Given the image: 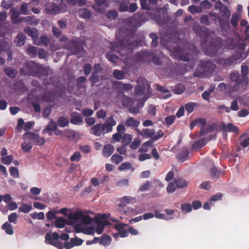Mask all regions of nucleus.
Masks as SVG:
<instances>
[{"instance_id":"7ed1b4c3","label":"nucleus","mask_w":249,"mask_h":249,"mask_svg":"<svg viewBox=\"0 0 249 249\" xmlns=\"http://www.w3.org/2000/svg\"><path fill=\"white\" fill-rule=\"evenodd\" d=\"M215 69V65L210 61L201 60L194 75L202 77L204 75L212 73Z\"/></svg>"},{"instance_id":"6ab92c4d","label":"nucleus","mask_w":249,"mask_h":249,"mask_svg":"<svg viewBox=\"0 0 249 249\" xmlns=\"http://www.w3.org/2000/svg\"><path fill=\"white\" fill-rule=\"evenodd\" d=\"M138 55L141 56H150L152 57V62L154 63V64L156 65H160L162 63L159 57L153 54V53H151L150 52H145L142 53H139Z\"/></svg>"},{"instance_id":"13d9d810","label":"nucleus","mask_w":249,"mask_h":249,"mask_svg":"<svg viewBox=\"0 0 249 249\" xmlns=\"http://www.w3.org/2000/svg\"><path fill=\"white\" fill-rule=\"evenodd\" d=\"M185 90L184 86L182 84L177 85L173 89L174 92L178 94H180L184 92Z\"/></svg>"},{"instance_id":"7c9ffc66","label":"nucleus","mask_w":249,"mask_h":249,"mask_svg":"<svg viewBox=\"0 0 249 249\" xmlns=\"http://www.w3.org/2000/svg\"><path fill=\"white\" fill-rule=\"evenodd\" d=\"M60 235L57 232H53L52 234L49 233L45 235V239L48 241V243L51 242L56 241L60 238Z\"/></svg>"},{"instance_id":"c85d7f7f","label":"nucleus","mask_w":249,"mask_h":249,"mask_svg":"<svg viewBox=\"0 0 249 249\" xmlns=\"http://www.w3.org/2000/svg\"><path fill=\"white\" fill-rule=\"evenodd\" d=\"M139 124L140 122L133 117L128 118L125 122V125L127 127H137Z\"/></svg>"},{"instance_id":"39448f33","label":"nucleus","mask_w":249,"mask_h":249,"mask_svg":"<svg viewBox=\"0 0 249 249\" xmlns=\"http://www.w3.org/2000/svg\"><path fill=\"white\" fill-rule=\"evenodd\" d=\"M137 85L134 89V93L136 95L141 96L144 94L150 92V85L147 80L144 78L139 77L137 80Z\"/></svg>"},{"instance_id":"4c0bfd02","label":"nucleus","mask_w":249,"mask_h":249,"mask_svg":"<svg viewBox=\"0 0 249 249\" xmlns=\"http://www.w3.org/2000/svg\"><path fill=\"white\" fill-rule=\"evenodd\" d=\"M69 123V120L64 116L59 117L57 119V124L61 127L67 126Z\"/></svg>"},{"instance_id":"0e129e2a","label":"nucleus","mask_w":249,"mask_h":249,"mask_svg":"<svg viewBox=\"0 0 249 249\" xmlns=\"http://www.w3.org/2000/svg\"><path fill=\"white\" fill-rule=\"evenodd\" d=\"M175 119H176V116L175 115H170V116L166 117L165 118V122L166 124L168 126H170L174 123V122H175Z\"/></svg>"},{"instance_id":"a18cd8bd","label":"nucleus","mask_w":249,"mask_h":249,"mask_svg":"<svg viewBox=\"0 0 249 249\" xmlns=\"http://www.w3.org/2000/svg\"><path fill=\"white\" fill-rule=\"evenodd\" d=\"M188 11L192 14H194L196 13L198 14L201 13L202 12V9L199 6L192 5L189 6Z\"/></svg>"},{"instance_id":"ea45409f","label":"nucleus","mask_w":249,"mask_h":249,"mask_svg":"<svg viewBox=\"0 0 249 249\" xmlns=\"http://www.w3.org/2000/svg\"><path fill=\"white\" fill-rule=\"evenodd\" d=\"M219 12L221 13L222 17L226 19L227 20H229L230 16L231 13L230 11L228 10L227 6L223 7V8L219 10Z\"/></svg>"},{"instance_id":"e2e57ef3","label":"nucleus","mask_w":249,"mask_h":249,"mask_svg":"<svg viewBox=\"0 0 249 249\" xmlns=\"http://www.w3.org/2000/svg\"><path fill=\"white\" fill-rule=\"evenodd\" d=\"M28 4L26 3H23L20 5L19 8L20 13L26 15L28 14Z\"/></svg>"},{"instance_id":"338daca9","label":"nucleus","mask_w":249,"mask_h":249,"mask_svg":"<svg viewBox=\"0 0 249 249\" xmlns=\"http://www.w3.org/2000/svg\"><path fill=\"white\" fill-rule=\"evenodd\" d=\"M157 109L156 106L153 105H149L147 110L148 113L152 116H155L156 115Z\"/></svg>"},{"instance_id":"3c124183","label":"nucleus","mask_w":249,"mask_h":249,"mask_svg":"<svg viewBox=\"0 0 249 249\" xmlns=\"http://www.w3.org/2000/svg\"><path fill=\"white\" fill-rule=\"evenodd\" d=\"M131 140V135L129 134H125L122 137V144L124 146H126L130 143Z\"/></svg>"},{"instance_id":"72a5a7b5","label":"nucleus","mask_w":249,"mask_h":249,"mask_svg":"<svg viewBox=\"0 0 249 249\" xmlns=\"http://www.w3.org/2000/svg\"><path fill=\"white\" fill-rule=\"evenodd\" d=\"M209 173L211 176L214 178H218L221 175L223 174L222 170L218 169L215 167H212Z\"/></svg>"},{"instance_id":"c03bdc74","label":"nucleus","mask_w":249,"mask_h":249,"mask_svg":"<svg viewBox=\"0 0 249 249\" xmlns=\"http://www.w3.org/2000/svg\"><path fill=\"white\" fill-rule=\"evenodd\" d=\"M111 240V238L110 236L108 235H103L100 239L99 243L101 245L106 246L107 245L110 244Z\"/></svg>"},{"instance_id":"c756f323","label":"nucleus","mask_w":249,"mask_h":249,"mask_svg":"<svg viewBox=\"0 0 249 249\" xmlns=\"http://www.w3.org/2000/svg\"><path fill=\"white\" fill-rule=\"evenodd\" d=\"M241 74L242 77V80L241 81L246 82V84L248 83V77L247 75L249 72V68L247 65H242L241 67Z\"/></svg>"},{"instance_id":"1a4fd4ad","label":"nucleus","mask_w":249,"mask_h":249,"mask_svg":"<svg viewBox=\"0 0 249 249\" xmlns=\"http://www.w3.org/2000/svg\"><path fill=\"white\" fill-rule=\"evenodd\" d=\"M242 57L241 54L234 53L228 58L221 59L220 60V64L224 67H230L233 64H236L238 60H241L240 59Z\"/></svg>"},{"instance_id":"69168bd1","label":"nucleus","mask_w":249,"mask_h":249,"mask_svg":"<svg viewBox=\"0 0 249 249\" xmlns=\"http://www.w3.org/2000/svg\"><path fill=\"white\" fill-rule=\"evenodd\" d=\"M32 148L30 143L25 142L21 144V148L24 152H29Z\"/></svg>"},{"instance_id":"864d4df0","label":"nucleus","mask_w":249,"mask_h":249,"mask_svg":"<svg viewBox=\"0 0 249 249\" xmlns=\"http://www.w3.org/2000/svg\"><path fill=\"white\" fill-rule=\"evenodd\" d=\"M197 105V103L194 102H189L185 105V107L186 111L189 113H192L194 109V108Z\"/></svg>"},{"instance_id":"c9c22d12","label":"nucleus","mask_w":249,"mask_h":249,"mask_svg":"<svg viewBox=\"0 0 249 249\" xmlns=\"http://www.w3.org/2000/svg\"><path fill=\"white\" fill-rule=\"evenodd\" d=\"M3 230L5 231V232L9 235H12L14 233V231L12 229V226L8 222H5L1 227Z\"/></svg>"},{"instance_id":"5fc2aeb1","label":"nucleus","mask_w":249,"mask_h":249,"mask_svg":"<svg viewBox=\"0 0 249 249\" xmlns=\"http://www.w3.org/2000/svg\"><path fill=\"white\" fill-rule=\"evenodd\" d=\"M129 3L128 0H124L121 2L119 4V10L121 12H126L128 10V4Z\"/></svg>"},{"instance_id":"4d7b16f0","label":"nucleus","mask_w":249,"mask_h":249,"mask_svg":"<svg viewBox=\"0 0 249 249\" xmlns=\"http://www.w3.org/2000/svg\"><path fill=\"white\" fill-rule=\"evenodd\" d=\"M107 58L110 62L115 63L118 59V56L111 52H108L106 54Z\"/></svg>"},{"instance_id":"e433bc0d","label":"nucleus","mask_w":249,"mask_h":249,"mask_svg":"<svg viewBox=\"0 0 249 249\" xmlns=\"http://www.w3.org/2000/svg\"><path fill=\"white\" fill-rule=\"evenodd\" d=\"M66 224V220L62 217L56 218L55 219V226L57 228H62L64 227Z\"/></svg>"},{"instance_id":"6e6d98bb","label":"nucleus","mask_w":249,"mask_h":249,"mask_svg":"<svg viewBox=\"0 0 249 249\" xmlns=\"http://www.w3.org/2000/svg\"><path fill=\"white\" fill-rule=\"evenodd\" d=\"M214 89L213 88H210L207 90H205L203 93L202 94V98L206 100L207 101H209L210 98V95L213 92Z\"/></svg>"},{"instance_id":"79ce46f5","label":"nucleus","mask_w":249,"mask_h":249,"mask_svg":"<svg viewBox=\"0 0 249 249\" xmlns=\"http://www.w3.org/2000/svg\"><path fill=\"white\" fill-rule=\"evenodd\" d=\"M32 209V206L31 204H28L27 203H22V205L20 206L18 210L19 212L28 213Z\"/></svg>"},{"instance_id":"4be33fe9","label":"nucleus","mask_w":249,"mask_h":249,"mask_svg":"<svg viewBox=\"0 0 249 249\" xmlns=\"http://www.w3.org/2000/svg\"><path fill=\"white\" fill-rule=\"evenodd\" d=\"M141 15L138 13L135 14L133 16L127 19V22L131 23L134 26H140L141 24L139 23V20L141 18Z\"/></svg>"},{"instance_id":"a211bd4d","label":"nucleus","mask_w":249,"mask_h":249,"mask_svg":"<svg viewBox=\"0 0 249 249\" xmlns=\"http://www.w3.org/2000/svg\"><path fill=\"white\" fill-rule=\"evenodd\" d=\"M177 158L178 160L181 162H184L185 160L189 159V151L186 148H182L179 153L178 154Z\"/></svg>"},{"instance_id":"423d86ee","label":"nucleus","mask_w":249,"mask_h":249,"mask_svg":"<svg viewBox=\"0 0 249 249\" xmlns=\"http://www.w3.org/2000/svg\"><path fill=\"white\" fill-rule=\"evenodd\" d=\"M230 79L232 82H235V85L232 87L233 91H237L248 85L245 82L241 81V82L242 77L240 78V73L237 71H233L230 73Z\"/></svg>"},{"instance_id":"0eeeda50","label":"nucleus","mask_w":249,"mask_h":249,"mask_svg":"<svg viewBox=\"0 0 249 249\" xmlns=\"http://www.w3.org/2000/svg\"><path fill=\"white\" fill-rule=\"evenodd\" d=\"M23 138L24 140H28L36 145H43L45 142L44 138L40 137L38 135L30 131L25 133L23 135Z\"/></svg>"},{"instance_id":"f8f14e48","label":"nucleus","mask_w":249,"mask_h":249,"mask_svg":"<svg viewBox=\"0 0 249 249\" xmlns=\"http://www.w3.org/2000/svg\"><path fill=\"white\" fill-rule=\"evenodd\" d=\"M116 121L113 116H110L107 118L105 122L102 124L103 133H107L112 131L113 127L116 124Z\"/></svg>"},{"instance_id":"393cba45","label":"nucleus","mask_w":249,"mask_h":249,"mask_svg":"<svg viewBox=\"0 0 249 249\" xmlns=\"http://www.w3.org/2000/svg\"><path fill=\"white\" fill-rule=\"evenodd\" d=\"M197 124L200 125V130L199 132V137H202L204 136V133L205 131V127L207 124V121L204 118H198L196 119Z\"/></svg>"},{"instance_id":"49530a36","label":"nucleus","mask_w":249,"mask_h":249,"mask_svg":"<svg viewBox=\"0 0 249 249\" xmlns=\"http://www.w3.org/2000/svg\"><path fill=\"white\" fill-rule=\"evenodd\" d=\"M99 73L95 71H92L89 80L93 84H95L100 81V77Z\"/></svg>"},{"instance_id":"aec40b11","label":"nucleus","mask_w":249,"mask_h":249,"mask_svg":"<svg viewBox=\"0 0 249 249\" xmlns=\"http://www.w3.org/2000/svg\"><path fill=\"white\" fill-rule=\"evenodd\" d=\"M114 151L113 146L110 144H108L103 147L102 154L105 157L108 158L113 154Z\"/></svg>"},{"instance_id":"2eb2a0df","label":"nucleus","mask_w":249,"mask_h":249,"mask_svg":"<svg viewBox=\"0 0 249 249\" xmlns=\"http://www.w3.org/2000/svg\"><path fill=\"white\" fill-rule=\"evenodd\" d=\"M70 116V123L73 124L78 125L81 124L83 121L82 117L77 112H72Z\"/></svg>"},{"instance_id":"f257e3e1","label":"nucleus","mask_w":249,"mask_h":249,"mask_svg":"<svg viewBox=\"0 0 249 249\" xmlns=\"http://www.w3.org/2000/svg\"><path fill=\"white\" fill-rule=\"evenodd\" d=\"M21 75L36 77L47 76L48 71L46 68L33 61H29L23 64L20 69Z\"/></svg>"},{"instance_id":"6e6552de","label":"nucleus","mask_w":249,"mask_h":249,"mask_svg":"<svg viewBox=\"0 0 249 249\" xmlns=\"http://www.w3.org/2000/svg\"><path fill=\"white\" fill-rule=\"evenodd\" d=\"M65 48L69 50L71 54L75 55L83 50V45L81 42L70 40L67 44L65 45Z\"/></svg>"},{"instance_id":"f03ea898","label":"nucleus","mask_w":249,"mask_h":249,"mask_svg":"<svg viewBox=\"0 0 249 249\" xmlns=\"http://www.w3.org/2000/svg\"><path fill=\"white\" fill-rule=\"evenodd\" d=\"M136 46V42L132 38H129L117 42L112 44L111 47L112 51L117 52L121 56H124L131 53Z\"/></svg>"},{"instance_id":"2f4dec72","label":"nucleus","mask_w":249,"mask_h":249,"mask_svg":"<svg viewBox=\"0 0 249 249\" xmlns=\"http://www.w3.org/2000/svg\"><path fill=\"white\" fill-rule=\"evenodd\" d=\"M26 37L25 35L23 34H18L17 36L15 39V42L16 43V45L18 46H21L24 45L25 39Z\"/></svg>"},{"instance_id":"37998d69","label":"nucleus","mask_w":249,"mask_h":249,"mask_svg":"<svg viewBox=\"0 0 249 249\" xmlns=\"http://www.w3.org/2000/svg\"><path fill=\"white\" fill-rule=\"evenodd\" d=\"M241 141L240 145L243 147H246L249 145V137H246V134H242L239 138Z\"/></svg>"},{"instance_id":"f704fd0d","label":"nucleus","mask_w":249,"mask_h":249,"mask_svg":"<svg viewBox=\"0 0 249 249\" xmlns=\"http://www.w3.org/2000/svg\"><path fill=\"white\" fill-rule=\"evenodd\" d=\"M57 128V124L53 120H50L47 127L43 129V132L49 131L51 130L55 131Z\"/></svg>"},{"instance_id":"ddd939ff","label":"nucleus","mask_w":249,"mask_h":249,"mask_svg":"<svg viewBox=\"0 0 249 249\" xmlns=\"http://www.w3.org/2000/svg\"><path fill=\"white\" fill-rule=\"evenodd\" d=\"M212 137L213 138H215L216 135H214L213 136L211 135L209 139L203 138L198 140L197 141H196L193 144L192 148L193 149H199L202 148L207 144V142L209 141H210L213 139Z\"/></svg>"},{"instance_id":"4468645a","label":"nucleus","mask_w":249,"mask_h":249,"mask_svg":"<svg viewBox=\"0 0 249 249\" xmlns=\"http://www.w3.org/2000/svg\"><path fill=\"white\" fill-rule=\"evenodd\" d=\"M220 130L226 132L227 130L229 132H232L236 134L239 133L238 128L232 124L229 123L227 125L225 123H222L219 126Z\"/></svg>"},{"instance_id":"de8ad7c7","label":"nucleus","mask_w":249,"mask_h":249,"mask_svg":"<svg viewBox=\"0 0 249 249\" xmlns=\"http://www.w3.org/2000/svg\"><path fill=\"white\" fill-rule=\"evenodd\" d=\"M123 160V157L118 154H115L113 155L111 158L112 162L116 164H119L122 162Z\"/></svg>"},{"instance_id":"603ef678","label":"nucleus","mask_w":249,"mask_h":249,"mask_svg":"<svg viewBox=\"0 0 249 249\" xmlns=\"http://www.w3.org/2000/svg\"><path fill=\"white\" fill-rule=\"evenodd\" d=\"M155 216L156 218L160 219H164L166 220H168L171 219L172 217H166L165 215L163 213H161L158 210H155L154 211V216Z\"/></svg>"},{"instance_id":"473e14b6","label":"nucleus","mask_w":249,"mask_h":249,"mask_svg":"<svg viewBox=\"0 0 249 249\" xmlns=\"http://www.w3.org/2000/svg\"><path fill=\"white\" fill-rule=\"evenodd\" d=\"M174 183L178 188H183L188 185V182L184 179L181 178H175Z\"/></svg>"},{"instance_id":"dca6fc26","label":"nucleus","mask_w":249,"mask_h":249,"mask_svg":"<svg viewBox=\"0 0 249 249\" xmlns=\"http://www.w3.org/2000/svg\"><path fill=\"white\" fill-rule=\"evenodd\" d=\"M246 46V45L244 43H239L237 44L236 46V50L234 52V53H239L241 54L242 56L240 59L241 61L245 59L248 55V53L244 51Z\"/></svg>"},{"instance_id":"a878e982","label":"nucleus","mask_w":249,"mask_h":249,"mask_svg":"<svg viewBox=\"0 0 249 249\" xmlns=\"http://www.w3.org/2000/svg\"><path fill=\"white\" fill-rule=\"evenodd\" d=\"M121 103L124 107H129L132 106L134 101L132 99L124 94L122 96Z\"/></svg>"},{"instance_id":"cd10ccee","label":"nucleus","mask_w":249,"mask_h":249,"mask_svg":"<svg viewBox=\"0 0 249 249\" xmlns=\"http://www.w3.org/2000/svg\"><path fill=\"white\" fill-rule=\"evenodd\" d=\"M4 71L7 76L11 78H15L18 74V71L11 67H6Z\"/></svg>"},{"instance_id":"58836bf2","label":"nucleus","mask_w":249,"mask_h":249,"mask_svg":"<svg viewBox=\"0 0 249 249\" xmlns=\"http://www.w3.org/2000/svg\"><path fill=\"white\" fill-rule=\"evenodd\" d=\"M80 17L82 18L90 19L91 16L90 12L87 9L83 8L79 11Z\"/></svg>"},{"instance_id":"9d476101","label":"nucleus","mask_w":249,"mask_h":249,"mask_svg":"<svg viewBox=\"0 0 249 249\" xmlns=\"http://www.w3.org/2000/svg\"><path fill=\"white\" fill-rule=\"evenodd\" d=\"M193 30L197 36L201 38H203L202 40L206 39L208 36L210 31L208 28L201 26L198 24L194 25Z\"/></svg>"},{"instance_id":"20e7f679","label":"nucleus","mask_w":249,"mask_h":249,"mask_svg":"<svg viewBox=\"0 0 249 249\" xmlns=\"http://www.w3.org/2000/svg\"><path fill=\"white\" fill-rule=\"evenodd\" d=\"M206 39L201 40V46L205 54L210 56H215L217 55L218 50L221 48V45L217 41L212 40L210 44L205 47Z\"/></svg>"},{"instance_id":"8fccbe9b","label":"nucleus","mask_w":249,"mask_h":249,"mask_svg":"<svg viewBox=\"0 0 249 249\" xmlns=\"http://www.w3.org/2000/svg\"><path fill=\"white\" fill-rule=\"evenodd\" d=\"M113 76L117 79L121 80L124 78V73L122 71L114 70L113 71Z\"/></svg>"},{"instance_id":"b1692460","label":"nucleus","mask_w":249,"mask_h":249,"mask_svg":"<svg viewBox=\"0 0 249 249\" xmlns=\"http://www.w3.org/2000/svg\"><path fill=\"white\" fill-rule=\"evenodd\" d=\"M20 21L25 22L30 25H36L39 22V20L35 19L34 17L30 16L24 17L20 19Z\"/></svg>"},{"instance_id":"412c9836","label":"nucleus","mask_w":249,"mask_h":249,"mask_svg":"<svg viewBox=\"0 0 249 249\" xmlns=\"http://www.w3.org/2000/svg\"><path fill=\"white\" fill-rule=\"evenodd\" d=\"M90 133L96 136L99 137L103 133L102 124H97L92 126Z\"/></svg>"},{"instance_id":"f3484780","label":"nucleus","mask_w":249,"mask_h":249,"mask_svg":"<svg viewBox=\"0 0 249 249\" xmlns=\"http://www.w3.org/2000/svg\"><path fill=\"white\" fill-rule=\"evenodd\" d=\"M24 32L29 36L33 38L34 40L37 39L38 32L36 28L31 27H25L24 29Z\"/></svg>"},{"instance_id":"052dcab7","label":"nucleus","mask_w":249,"mask_h":249,"mask_svg":"<svg viewBox=\"0 0 249 249\" xmlns=\"http://www.w3.org/2000/svg\"><path fill=\"white\" fill-rule=\"evenodd\" d=\"M239 19V18L238 15L236 13L233 14L231 20V25L233 27H236L238 25Z\"/></svg>"},{"instance_id":"9b49d317","label":"nucleus","mask_w":249,"mask_h":249,"mask_svg":"<svg viewBox=\"0 0 249 249\" xmlns=\"http://www.w3.org/2000/svg\"><path fill=\"white\" fill-rule=\"evenodd\" d=\"M66 9L67 6L65 5L64 8L61 10L60 7L54 2L47 4L45 8L47 13L54 15H57L60 12H64L66 11Z\"/></svg>"},{"instance_id":"a19ab883","label":"nucleus","mask_w":249,"mask_h":249,"mask_svg":"<svg viewBox=\"0 0 249 249\" xmlns=\"http://www.w3.org/2000/svg\"><path fill=\"white\" fill-rule=\"evenodd\" d=\"M149 36L152 39L151 46L156 47L158 45L159 36L155 33H151L149 35Z\"/></svg>"},{"instance_id":"bf43d9fd","label":"nucleus","mask_w":249,"mask_h":249,"mask_svg":"<svg viewBox=\"0 0 249 249\" xmlns=\"http://www.w3.org/2000/svg\"><path fill=\"white\" fill-rule=\"evenodd\" d=\"M81 159V155L79 151L75 152L70 158V160L71 161H79Z\"/></svg>"},{"instance_id":"09e8293b","label":"nucleus","mask_w":249,"mask_h":249,"mask_svg":"<svg viewBox=\"0 0 249 249\" xmlns=\"http://www.w3.org/2000/svg\"><path fill=\"white\" fill-rule=\"evenodd\" d=\"M200 23L207 26H209L211 25V22L209 19V16L204 14L201 16L200 18Z\"/></svg>"},{"instance_id":"5701e85b","label":"nucleus","mask_w":249,"mask_h":249,"mask_svg":"<svg viewBox=\"0 0 249 249\" xmlns=\"http://www.w3.org/2000/svg\"><path fill=\"white\" fill-rule=\"evenodd\" d=\"M140 133L143 138L151 139L155 134V131L154 129L145 128L140 131Z\"/></svg>"},{"instance_id":"774afa93","label":"nucleus","mask_w":249,"mask_h":249,"mask_svg":"<svg viewBox=\"0 0 249 249\" xmlns=\"http://www.w3.org/2000/svg\"><path fill=\"white\" fill-rule=\"evenodd\" d=\"M13 159V158L12 155H8L2 158L1 162L4 164L9 165L12 162Z\"/></svg>"},{"instance_id":"bb28decb","label":"nucleus","mask_w":249,"mask_h":249,"mask_svg":"<svg viewBox=\"0 0 249 249\" xmlns=\"http://www.w3.org/2000/svg\"><path fill=\"white\" fill-rule=\"evenodd\" d=\"M50 40L46 36H42L40 38L37 37V39L35 40V44L37 45H43L47 46L49 44Z\"/></svg>"},{"instance_id":"680f3d73","label":"nucleus","mask_w":249,"mask_h":249,"mask_svg":"<svg viewBox=\"0 0 249 249\" xmlns=\"http://www.w3.org/2000/svg\"><path fill=\"white\" fill-rule=\"evenodd\" d=\"M20 13L18 11H14L12 12L11 18L14 23L18 22L21 21L19 19Z\"/></svg>"}]
</instances>
